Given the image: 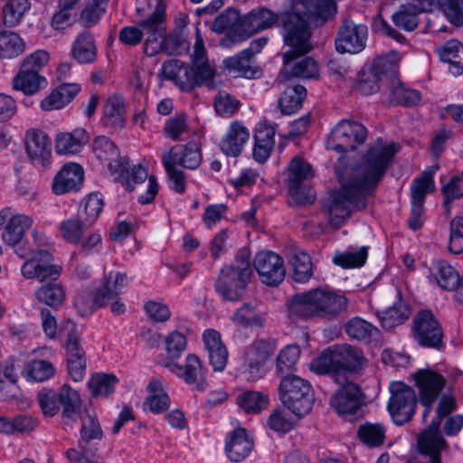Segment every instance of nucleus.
I'll return each mask as SVG.
<instances>
[{"mask_svg":"<svg viewBox=\"0 0 463 463\" xmlns=\"http://www.w3.org/2000/svg\"><path fill=\"white\" fill-rule=\"evenodd\" d=\"M203 341L213 371L222 372L227 365L228 350L221 334L214 329H207L203 334Z\"/></svg>","mask_w":463,"mask_h":463,"instance_id":"30","label":"nucleus"},{"mask_svg":"<svg viewBox=\"0 0 463 463\" xmlns=\"http://www.w3.org/2000/svg\"><path fill=\"white\" fill-rule=\"evenodd\" d=\"M81 429L80 438L78 442V449H74L80 452L82 458L90 459L97 450V444L102 439L101 427L94 415L89 413L80 416Z\"/></svg>","mask_w":463,"mask_h":463,"instance_id":"25","label":"nucleus"},{"mask_svg":"<svg viewBox=\"0 0 463 463\" xmlns=\"http://www.w3.org/2000/svg\"><path fill=\"white\" fill-rule=\"evenodd\" d=\"M91 225L83 219L80 212L77 216L62 221L60 223L59 230L62 238L71 243H79L84 232Z\"/></svg>","mask_w":463,"mask_h":463,"instance_id":"48","label":"nucleus"},{"mask_svg":"<svg viewBox=\"0 0 463 463\" xmlns=\"http://www.w3.org/2000/svg\"><path fill=\"white\" fill-rule=\"evenodd\" d=\"M413 338L421 346L439 349L443 345L441 325L430 310H420L413 319Z\"/></svg>","mask_w":463,"mask_h":463,"instance_id":"15","label":"nucleus"},{"mask_svg":"<svg viewBox=\"0 0 463 463\" xmlns=\"http://www.w3.org/2000/svg\"><path fill=\"white\" fill-rule=\"evenodd\" d=\"M367 257L368 249L364 246L356 250L336 251L333 262L343 269L360 268L364 265Z\"/></svg>","mask_w":463,"mask_h":463,"instance_id":"57","label":"nucleus"},{"mask_svg":"<svg viewBox=\"0 0 463 463\" xmlns=\"http://www.w3.org/2000/svg\"><path fill=\"white\" fill-rule=\"evenodd\" d=\"M399 149L396 143H384L379 138L360 164L337 165L335 172L340 188L330 195L324 206L333 227L339 228L353 211L365 208L367 198L385 175Z\"/></svg>","mask_w":463,"mask_h":463,"instance_id":"1","label":"nucleus"},{"mask_svg":"<svg viewBox=\"0 0 463 463\" xmlns=\"http://www.w3.org/2000/svg\"><path fill=\"white\" fill-rule=\"evenodd\" d=\"M162 158L175 165L196 169L202 163L201 147L196 141H191L185 145H176L165 153Z\"/></svg>","mask_w":463,"mask_h":463,"instance_id":"29","label":"nucleus"},{"mask_svg":"<svg viewBox=\"0 0 463 463\" xmlns=\"http://www.w3.org/2000/svg\"><path fill=\"white\" fill-rule=\"evenodd\" d=\"M397 61V53L391 52L385 58L379 59L373 64L370 71L363 72L354 85V89L363 95H371L380 90L381 82L387 80L389 64Z\"/></svg>","mask_w":463,"mask_h":463,"instance_id":"22","label":"nucleus"},{"mask_svg":"<svg viewBox=\"0 0 463 463\" xmlns=\"http://www.w3.org/2000/svg\"><path fill=\"white\" fill-rule=\"evenodd\" d=\"M314 176L312 165L300 156L293 157L288 165L286 184L288 194L300 204L310 203L314 194L307 182Z\"/></svg>","mask_w":463,"mask_h":463,"instance_id":"10","label":"nucleus"},{"mask_svg":"<svg viewBox=\"0 0 463 463\" xmlns=\"http://www.w3.org/2000/svg\"><path fill=\"white\" fill-rule=\"evenodd\" d=\"M287 408H277L275 409L268 418V426L274 431L277 432H288L291 430L296 421L300 418L289 413Z\"/></svg>","mask_w":463,"mask_h":463,"instance_id":"60","label":"nucleus"},{"mask_svg":"<svg viewBox=\"0 0 463 463\" xmlns=\"http://www.w3.org/2000/svg\"><path fill=\"white\" fill-rule=\"evenodd\" d=\"M47 80L44 77L29 70L20 68L19 73L13 80V87L26 95H33L40 90L45 88Z\"/></svg>","mask_w":463,"mask_h":463,"instance_id":"43","label":"nucleus"},{"mask_svg":"<svg viewBox=\"0 0 463 463\" xmlns=\"http://www.w3.org/2000/svg\"><path fill=\"white\" fill-rule=\"evenodd\" d=\"M252 446V440L249 439L246 430L239 428L234 430L231 439L226 444V453L232 461L240 462L248 457Z\"/></svg>","mask_w":463,"mask_h":463,"instance_id":"39","label":"nucleus"},{"mask_svg":"<svg viewBox=\"0 0 463 463\" xmlns=\"http://www.w3.org/2000/svg\"><path fill=\"white\" fill-rule=\"evenodd\" d=\"M158 364L167 368L177 377L183 379L194 390L205 391L208 387L206 381L207 369L195 354H188L185 358L184 365H181L173 361H158Z\"/></svg>","mask_w":463,"mask_h":463,"instance_id":"16","label":"nucleus"},{"mask_svg":"<svg viewBox=\"0 0 463 463\" xmlns=\"http://www.w3.org/2000/svg\"><path fill=\"white\" fill-rule=\"evenodd\" d=\"M83 180L84 171L79 164H66L54 176L52 191L55 194L78 192L83 185Z\"/></svg>","mask_w":463,"mask_h":463,"instance_id":"27","label":"nucleus"},{"mask_svg":"<svg viewBox=\"0 0 463 463\" xmlns=\"http://www.w3.org/2000/svg\"><path fill=\"white\" fill-rule=\"evenodd\" d=\"M276 350V344L271 340L259 339L250 344L244 353V372L249 379L256 381L266 373V362Z\"/></svg>","mask_w":463,"mask_h":463,"instance_id":"19","label":"nucleus"},{"mask_svg":"<svg viewBox=\"0 0 463 463\" xmlns=\"http://www.w3.org/2000/svg\"><path fill=\"white\" fill-rule=\"evenodd\" d=\"M385 427L380 423L366 422L359 426L357 435L369 447L382 445L385 438Z\"/></svg>","mask_w":463,"mask_h":463,"instance_id":"62","label":"nucleus"},{"mask_svg":"<svg viewBox=\"0 0 463 463\" xmlns=\"http://www.w3.org/2000/svg\"><path fill=\"white\" fill-rule=\"evenodd\" d=\"M456 408V400L453 395L445 394L440 397L435 419L418 438V455L409 459L407 463H442L440 452L447 447V443L439 427L442 420L451 416Z\"/></svg>","mask_w":463,"mask_h":463,"instance_id":"6","label":"nucleus"},{"mask_svg":"<svg viewBox=\"0 0 463 463\" xmlns=\"http://www.w3.org/2000/svg\"><path fill=\"white\" fill-rule=\"evenodd\" d=\"M53 364L46 360H33L27 363L23 370L28 381L43 382L54 375Z\"/></svg>","mask_w":463,"mask_h":463,"instance_id":"59","label":"nucleus"},{"mask_svg":"<svg viewBox=\"0 0 463 463\" xmlns=\"http://www.w3.org/2000/svg\"><path fill=\"white\" fill-rule=\"evenodd\" d=\"M32 236L37 250L25 249L23 246L14 250L20 258L26 259L21 267L23 277L27 279H36L40 282L57 279L61 268L52 264V257L50 253L49 238L36 230L33 231Z\"/></svg>","mask_w":463,"mask_h":463,"instance_id":"7","label":"nucleus"},{"mask_svg":"<svg viewBox=\"0 0 463 463\" xmlns=\"http://www.w3.org/2000/svg\"><path fill=\"white\" fill-rule=\"evenodd\" d=\"M24 51V43L22 38L14 32L0 33V58L12 59Z\"/></svg>","mask_w":463,"mask_h":463,"instance_id":"61","label":"nucleus"},{"mask_svg":"<svg viewBox=\"0 0 463 463\" xmlns=\"http://www.w3.org/2000/svg\"><path fill=\"white\" fill-rule=\"evenodd\" d=\"M307 97V90L301 85L287 87L279 99V108L283 115L297 112Z\"/></svg>","mask_w":463,"mask_h":463,"instance_id":"46","label":"nucleus"},{"mask_svg":"<svg viewBox=\"0 0 463 463\" xmlns=\"http://www.w3.org/2000/svg\"><path fill=\"white\" fill-rule=\"evenodd\" d=\"M128 285V277L126 273L109 272L104 279L100 288L97 289V301L99 307L109 305V303L117 298Z\"/></svg>","mask_w":463,"mask_h":463,"instance_id":"33","label":"nucleus"},{"mask_svg":"<svg viewBox=\"0 0 463 463\" xmlns=\"http://www.w3.org/2000/svg\"><path fill=\"white\" fill-rule=\"evenodd\" d=\"M191 57L193 62L191 67L192 77L194 87L204 85L208 89H215V69L207 59L204 43L198 27L195 29V42Z\"/></svg>","mask_w":463,"mask_h":463,"instance_id":"20","label":"nucleus"},{"mask_svg":"<svg viewBox=\"0 0 463 463\" xmlns=\"http://www.w3.org/2000/svg\"><path fill=\"white\" fill-rule=\"evenodd\" d=\"M432 276L440 288L448 290L456 289L461 279L458 271L446 261L437 262Z\"/></svg>","mask_w":463,"mask_h":463,"instance_id":"55","label":"nucleus"},{"mask_svg":"<svg viewBox=\"0 0 463 463\" xmlns=\"http://www.w3.org/2000/svg\"><path fill=\"white\" fill-rule=\"evenodd\" d=\"M253 266L260 280L267 286H278L286 274L283 259L273 251H260L256 254Z\"/></svg>","mask_w":463,"mask_h":463,"instance_id":"21","label":"nucleus"},{"mask_svg":"<svg viewBox=\"0 0 463 463\" xmlns=\"http://www.w3.org/2000/svg\"><path fill=\"white\" fill-rule=\"evenodd\" d=\"M347 306L344 295L322 288L297 293L287 301L289 316L302 319H333L344 313Z\"/></svg>","mask_w":463,"mask_h":463,"instance_id":"4","label":"nucleus"},{"mask_svg":"<svg viewBox=\"0 0 463 463\" xmlns=\"http://www.w3.org/2000/svg\"><path fill=\"white\" fill-rule=\"evenodd\" d=\"M90 137L83 128H76L71 132H61L55 137V151L59 155H74L81 151L89 142Z\"/></svg>","mask_w":463,"mask_h":463,"instance_id":"34","label":"nucleus"},{"mask_svg":"<svg viewBox=\"0 0 463 463\" xmlns=\"http://www.w3.org/2000/svg\"><path fill=\"white\" fill-rule=\"evenodd\" d=\"M80 90L78 84H61L41 101V108L45 111L60 109L71 102Z\"/></svg>","mask_w":463,"mask_h":463,"instance_id":"36","label":"nucleus"},{"mask_svg":"<svg viewBox=\"0 0 463 463\" xmlns=\"http://www.w3.org/2000/svg\"><path fill=\"white\" fill-rule=\"evenodd\" d=\"M93 153L99 161L107 163L110 174L128 191H132L135 184L143 183L148 178L146 193L139 195L138 202L146 204L154 200L158 192L156 178L153 175L148 177L147 169L141 165H134L130 169L128 159L119 156L118 146L109 137H97L93 141Z\"/></svg>","mask_w":463,"mask_h":463,"instance_id":"3","label":"nucleus"},{"mask_svg":"<svg viewBox=\"0 0 463 463\" xmlns=\"http://www.w3.org/2000/svg\"><path fill=\"white\" fill-rule=\"evenodd\" d=\"M389 64V80L387 90L384 92L385 100L392 105L414 106L420 99L419 91L405 88L394 74V63Z\"/></svg>","mask_w":463,"mask_h":463,"instance_id":"28","label":"nucleus"},{"mask_svg":"<svg viewBox=\"0 0 463 463\" xmlns=\"http://www.w3.org/2000/svg\"><path fill=\"white\" fill-rule=\"evenodd\" d=\"M364 395L354 383L340 386L330 398V405L340 415L354 414L363 405Z\"/></svg>","mask_w":463,"mask_h":463,"instance_id":"24","label":"nucleus"},{"mask_svg":"<svg viewBox=\"0 0 463 463\" xmlns=\"http://www.w3.org/2000/svg\"><path fill=\"white\" fill-rule=\"evenodd\" d=\"M312 369L319 374H330L335 381L340 382L337 346L323 351L322 354L313 361Z\"/></svg>","mask_w":463,"mask_h":463,"instance_id":"41","label":"nucleus"},{"mask_svg":"<svg viewBox=\"0 0 463 463\" xmlns=\"http://www.w3.org/2000/svg\"><path fill=\"white\" fill-rule=\"evenodd\" d=\"M415 384L419 389L420 402L425 407L422 418L429 416L432 404L446 384V379L440 373L430 368L419 369L413 373Z\"/></svg>","mask_w":463,"mask_h":463,"instance_id":"18","label":"nucleus"},{"mask_svg":"<svg viewBox=\"0 0 463 463\" xmlns=\"http://www.w3.org/2000/svg\"><path fill=\"white\" fill-rule=\"evenodd\" d=\"M30 7L29 0H8L2 8L4 24L8 27L20 24Z\"/></svg>","mask_w":463,"mask_h":463,"instance_id":"51","label":"nucleus"},{"mask_svg":"<svg viewBox=\"0 0 463 463\" xmlns=\"http://www.w3.org/2000/svg\"><path fill=\"white\" fill-rule=\"evenodd\" d=\"M155 4V10L137 25H128L120 29L119 41L129 46L137 45L145 37L144 52L155 56L161 52L165 35V4L163 0H149Z\"/></svg>","mask_w":463,"mask_h":463,"instance_id":"5","label":"nucleus"},{"mask_svg":"<svg viewBox=\"0 0 463 463\" xmlns=\"http://www.w3.org/2000/svg\"><path fill=\"white\" fill-rule=\"evenodd\" d=\"M278 391L281 403L296 416L302 417L311 411L314 399L308 381L295 374L283 375Z\"/></svg>","mask_w":463,"mask_h":463,"instance_id":"9","label":"nucleus"},{"mask_svg":"<svg viewBox=\"0 0 463 463\" xmlns=\"http://www.w3.org/2000/svg\"><path fill=\"white\" fill-rule=\"evenodd\" d=\"M237 404L247 413H259L269 406L268 392L245 391L236 397Z\"/></svg>","mask_w":463,"mask_h":463,"instance_id":"47","label":"nucleus"},{"mask_svg":"<svg viewBox=\"0 0 463 463\" xmlns=\"http://www.w3.org/2000/svg\"><path fill=\"white\" fill-rule=\"evenodd\" d=\"M367 27L345 21L339 28L335 39V48L338 52L357 53L365 47Z\"/></svg>","mask_w":463,"mask_h":463,"instance_id":"23","label":"nucleus"},{"mask_svg":"<svg viewBox=\"0 0 463 463\" xmlns=\"http://www.w3.org/2000/svg\"><path fill=\"white\" fill-rule=\"evenodd\" d=\"M232 321L241 328L261 326L264 323V317L251 305L243 304L233 313Z\"/></svg>","mask_w":463,"mask_h":463,"instance_id":"53","label":"nucleus"},{"mask_svg":"<svg viewBox=\"0 0 463 463\" xmlns=\"http://www.w3.org/2000/svg\"><path fill=\"white\" fill-rule=\"evenodd\" d=\"M25 147L35 165L47 167L51 163V139L42 130L29 129L25 134Z\"/></svg>","mask_w":463,"mask_h":463,"instance_id":"26","label":"nucleus"},{"mask_svg":"<svg viewBox=\"0 0 463 463\" xmlns=\"http://www.w3.org/2000/svg\"><path fill=\"white\" fill-rule=\"evenodd\" d=\"M300 356V348L297 345H288L280 350L276 358V374L280 378L295 370Z\"/></svg>","mask_w":463,"mask_h":463,"instance_id":"54","label":"nucleus"},{"mask_svg":"<svg viewBox=\"0 0 463 463\" xmlns=\"http://www.w3.org/2000/svg\"><path fill=\"white\" fill-rule=\"evenodd\" d=\"M251 273L250 253L241 249L234 261L221 269L215 283L216 291L226 300H239L245 292Z\"/></svg>","mask_w":463,"mask_h":463,"instance_id":"8","label":"nucleus"},{"mask_svg":"<svg viewBox=\"0 0 463 463\" xmlns=\"http://www.w3.org/2000/svg\"><path fill=\"white\" fill-rule=\"evenodd\" d=\"M61 331L66 333V350L68 373L71 378L79 382L81 381L86 372L85 352L80 345V339L73 321L63 322Z\"/></svg>","mask_w":463,"mask_h":463,"instance_id":"17","label":"nucleus"},{"mask_svg":"<svg viewBox=\"0 0 463 463\" xmlns=\"http://www.w3.org/2000/svg\"><path fill=\"white\" fill-rule=\"evenodd\" d=\"M275 128L260 122L254 132L253 158L259 163H264L269 157L275 146Z\"/></svg>","mask_w":463,"mask_h":463,"instance_id":"32","label":"nucleus"},{"mask_svg":"<svg viewBox=\"0 0 463 463\" xmlns=\"http://www.w3.org/2000/svg\"><path fill=\"white\" fill-rule=\"evenodd\" d=\"M440 61L449 65V70L454 75L463 73V43L458 40H449L435 47Z\"/></svg>","mask_w":463,"mask_h":463,"instance_id":"35","label":"nucleus"},{"mask_svg":"<svg viewBox=\"0 0 463 463\" xmlns=\"http://www.w3.org/2000/svg\"><path fill=\"white\" fill-rule=\"evenodd\" d=\"M282 15L283 13L279 14L264 7L254 9L232 25L230 36L235 42H241L260 31L272 27L277 23L281 28Z\"/></svg>","mask_w":463,"mask_h":463,"instance_id":"11","label":"nucleus"},{"mask_svg":"<svg viewBox=\"0 0 463 463\" xmlns=\"http://www.w3.org/2000/svg\"><path fill=\"white\" fill-rule=\"evenodd\" d=\"M82 205L83 210L80 212L83 215V219L92 225L102 212L103 196L98 192L90 193L83 199Z\"/></svg>","mask_w":463,"mask_h":463,"instance_id":"64","label":"nucleus"},{"mask_svg":"<svg viewBox=\"0 0 463 463\" xmlns=\"http://www.w3.org/2000/svg\"><path fill=\"white\" fill-rule=\"evenodd\" d=\"M71 56L80 64L96 61L97 47L91 33L84 31L77 35L71 46Z\"/></svg>","mask_w":463,"mask_h":463,"instance_id":"37","label":"nucleus"},{"mask_svg":"<svg viewBox=\"0 0 463 463\" xmlns=\"http://www.w3.org/2000/svg\"><path fill=\"white\" fill-rule=\"evenodd\" d=\"M345 331L351 338L365 342L371 341L378 335V329L373 325L358 317L346 322Z\"/></svg>","mask_w":463,"mask_h":463,"instance_id":"50","label":"nucleus"},{"mask_svg":"<svg viewBox=\"0 0 463 463\" xmlns=\"http://www.w3.org/2000/svg\"><path fill=\"white\" fill-rule=\"evenodd\" d=\"M337 348L340 376L345 372L355 373L363 368L365 359L360 349L352 345H342Z\"/></svg>","mask_w":463,"mask_h":463,"instance_id":"45","label":"nucleus"},{"mask_svg":"<svg viewBox=\"0 0 463 463\" xmlns=\"http://www.w3.org/2000/svg\"><path fill=\"white\" fill-rule=\"evenodd\" d=\"M249 138V129L241 122L232 121L220 142V148L228 156H239Z\"/></svg>","mask_w":463,"mask_h":463,"instance_id":"31","label":"nucleus"},{"mask_svg":"<svg viewBox=\"0 0 463 463\" xmlns=\"http://www.w3.org/2000/svg\"><path fill=\"white\" fill-rule=\"evenodd\" d=\"M392 393L388 402V410L397 425L409 421L415 413L417 396L415 391L403 383L396 382L390 385Z\"/></svg>","mask_w":463,"mask_h":463,"instance_id":"13","label":"nucleus"},{"mask_svg":"<svg viewBox=\"0 0 463 463\" xmlns=\"http://www.w3.org/2000/svg\"><path fill=\"white\" fill-rule=\"evenodd\" d=\"M289 49L283 54V69L279 77H296L300 79H314L318 75V66L314 59L304 57L298 58L309 52L312 49L310 39L307 49H301L298 46L286 44Z\"/></svg>","mask_w":463,"mask_h":463,"instance_id":"14","label":"nucleus"},{"mask_svg":"<svg viewBox=\"0 0 463 463\" xmlns=\"http://www.w3.org/2000/svg\"><path fill=\"white\" fill-rule=\"evenodd\" d=\"M288 263L292 268V278L296 282L305 283L312 277L311 258L303 250H291L288 253Z\"/></svg>","mask_w":463,"mask_h":463,"instance_id":"40","label":"nucleus"},{"mask_svg":"<svg viewBox=\"0 0 463 463\" xmlns=\"http://www.w3.org/2000/svg\"><path fill=\"white\" fill-rule=\"evenodd\" d=\"M125 104L119 96L109 97L103 108L102 121L105 126L113 129H121L125 127Z\"/></svg>","mask_w":463,"mask_h":463,"instance_id":"38","label":"nucleus"},{"mask_svg":"<svg viewBox=\"0 0 463 463\" xmlns=\"http://www.w3.org/2000/svg\"><path fill=\"white\" fill-rule=\"evenodd\" d=\"M33 224V219L24 214L13 216L7 222L2 234L3 240L10 246L16 247L22 241L24 232Z\"/></svg>","mask_w":463,"mask_h":463,"instance_id":"42","label":"nucleus"},{"mask_svg":"<svg viewBox=\"0 0 463 463\" xmlns=\"http://www.w3.org/2000/svg\"><path fill=\"white\" fill-rule=\"evenodd\" d=\"M366 137L367 129L364 125L354 120L343 119L332 129L326 141V147L344 154L364 144Z\"/></svg>","mask_w":463,"mask_h":463,"instance_id":"12","label":"nucleus"},{"mask_svg":"<svg viewBox=\"0 0 463 463\" xmlns=\"http://www.w3.org/2000/svg\"><path fill=\"white\" fill-rule=\"evenodd\" d=\"M435 168L425 170L422 175L416 178L411 186V203L423 205L425 196L435 189L433 175Z\"/></svg>","mask_w":463,"mask_h":463,"instance_id":"49","label":"nucleus"},{"mask_svg":"<svg viewBox=\"0 0 463 463\" xmlns=\"http://www.w3.org/2000/svg\"><path fill=\"white\" fill-rule=\"evenodd\" d=\"M149 396L144 402V405L154 413H160L170 405V399L164 391L162 383L158 380H152L148 384Z\"/></svg>","mask_w":463,"mask_h":463,"instance_id":"52","label":"nucleus"},{"mask_svg":"<svg viewBox=\"0 0 463 463\" xmlns=\"http://www.w3.org/2000/svg\"><path fill=\"white\" fill-rule=\"evenodd\" d=\"M250 51L243 50L237 55L223 60V65L230 72L248 79L255 78L259 71L251 66Z\"/></svg>","mask_w":463,"mask_h":463,"instance_id":"44","label":"nucleus"},{"mask_svg":"<svg viewBox=\"0 0 463 463\" xmlns=\"http://www.w3.org/2000/svg\"><path fill=\"white\" fill-rule=\"evenodd\" d=\"M166 358L161 361H173L179 359L187 347L186 336L179 332L173 331L165 339Z\"/></svg>","mask_w":463,"mask_h":463,"instance_id":"63","label":"nucleus"},{"mask_svg":"<svg viewBox=\"0 0 463 463\" xmlns=\"http://www.w3.org/2000/svg\"><path fill=\"white\" fill-rule=\"evenodd\" d=\"M335 12L334 0H290V10L281 17L284 43L307 50L311 27L324 24Z\"/></svg>","mask_w":463,"mask_h":463,"instance_id":"2","label":"nucleus"},{"mask_svg":"<svg viewBox=\"0 0 463 463\" xmlns=\"http://www.w3.org/2000/svg\"><path fill=\"white\" fill-rule=\"evenodd\" d=\"M411 314L408 304L399 300L392 307H388L381 317L382 325L390 330L405 322Z\"/></svg>","mask_w":463,"mask_h":463,"instance_id":"58","label":"nucleus"},{"mask_svg":"<svg viewBox=\"0 0 463 463\" xmlns=\"http://www.w3.org/2000/svg\"><path fill=\"white\" fill-rule=\"evenodd\" d=\"M118 380L113 373H97L88 382L89 388L94 397H107L112 393Z\"/></svg>","mask_w":463,"mask_h":463,"instance_id":"56","label":"nucleus"}]
</instances>
